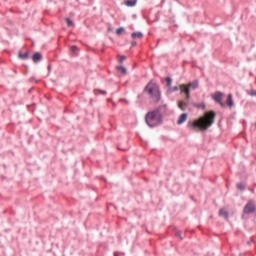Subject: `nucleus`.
Masks as SVG:
<instances>
[{
	"mask_svg": "<svg viewBox=\"0 0 256 256\" xmlns=\"http://www.w3.org/2000/svg\"><path fill=\"white\" fill-rule=\"evenodd\" d=\"M118 71H120V73H122L123 75L127 74V69L123 66H118L117 67Z\"/></svg>",
	"mask_w": 256,
	"mask_h": 256,
	"instance_id": "nucleus-16",
	"label": "nucleus"
},
{
	"mask_svg": "<svg viewBox=\"0 0 256 256\" xmlns=\"http://www.w3.org/2000/svg\"><path fill=\"white\" fill-rule=\"evenodd\" d=\"M179 90H180V93L185 94L186 101H189V99H191V90H189V86H187L185 84H181L179 86Z\"/></svg>",
	"mask_w": 256,
	"mask_h": 256,
	"instance_id": "nucleus-5",
	"label": "nucleus"
},
{
	"mask_svg": "<svg viewBox=\"0 0 256 256\" xmlns=\"http://www.w3.org/2000/svg\"><path fill=\"white\" fill-rule=\"evenodd\" d=\"M41 59H42V56H41V53H35L34 55H33V61H34V63H38V61H41Z\"/></svg>",
	"mask_w": 256,
	"mask_h": 256,
	"instance_id": "nucleus-12",
	"label": "nucleus"
},
{
	"mask_svg": "<svg viewBox=\"0 0 256 256\" xmlns=\"http://www.w3.org/2000/svg\"><path fill=\"white\" fill-rule=\"evenodd\" d=\"M188 89L191 91H194L195 89H197L199 87V81L195 80L193 82H190L187 84Z\"/></svg>",
	"mask_w": 256,
	"mask_h": 256,
	"instance_id": "nucleus-8",
	"label": "nucleus"
},
{
	"mask_svg": "<svg viewBox=\"0 0 256 256\" xmlns=\"http://www.w3.org/2000/svg\"><path fill=\"white\" fill-rule=\"evenodd\" d=\"M226 105H228V107L231 109L234 105L233 102V94H229L226 100Z\"/></svg>",
	"mask_w": 256,
	"mask_h": 256,
	"instance_id": "nucleus-10",
	"label": "nucleus"
},
{
	"mask_svg": "<svg viewBox=\"0 0 256 256\" xmlns=\"http://www.w3.org/2000/svg\"><path fill=\"white\" fill-rule=\"evenodd\" d=\"M75 51H77V46H72V47H71V52H72V53H75Z\"/></svg>",
	"mask_w": 256,
	"mask_h": 256,
	"instance_id": "nucleus-22",
	"label": "nucleus"
},
{
	"mask_svg": "<svg viewBox=\"0 0 256 256\" xmlns=\"http://www.w3.org/2000/svg\"><path fill=\"white\" fill-rule=\"evenodd\" d=\"M101 93H106L105 91H101Z\"/></svg>",
	"mask_w": 256,
	"mask_h": 256,
	"instance_id": "nucleus-26",
	"label": "nucleus"
},
{
	"mask_svg": "<svg viewBox=\"0 0 256 256\" xmlns=\"http://www.w3.org/2000/svg\"><path fill=\"white\" fill-rule=\"evenodd\" d=\"M145 121L148 127H157V125L161 123V112H159V110L148 112Z\"/></svg>",
	"mask_w": 256,
	"mask_h": 256,
	"instance_id": "nucleus-2",
	"label": "nucleus"
},
{
	"mask_svg": "<svg viewBox=\"0 0 256 256\" xmlns=\"http://www.w3.org/2000/svg\"><path fill=\"white\" fill-rule=\"evenodd\" d=\"M18 57H19L20 59H29V52H26V53H24V54L19 53Z\"/></svg>",
	"mask_w": 256,
	"mask_h": 256,
	"instance_id": "nucleus-15",
	"label": "nucleus"
},
{
	"mask_svg": "<svg viewBox=\"0 0 256 256\" xmlns=\"http://www.w3.org/2000/svg\"><path fill=\"white\" fill-rule=\"evenodd\" d=\"M132 38L133 39H142L143 38V33H141V32H133L132 33Z\"/></svg>",
	"mask_w": 256,
	"mask_h": 256,
	"instance_id": "nucleus-13",
	"label": "nucleus"
},
{
	"mask_svg": "<svg viewBox=\"0 0 256 256\" xmlns=\"http://www.w3.org/2000/svg\"><path fill=\"white\" fill-rule=\"evenodd\" d=\"M137 46V42H132V47H136Z\"/></svg>",
	"mask_w": 256,
	"mask_h": 256,
	"instance_id": "nucleus-24",
	"label": "nucleus"
},
{
	"mask_svg": "<svg viewBox=\"0 0 256 256\" xmlns=\"http://www.w3.org/2000/svg\"><path fill=\"white\" fill-rule=\"evenodd\" d=\"M244 213H255V202L249 201L244 207Z\"/></svg>",
	"mask_w": 256,
	"mask_h": 256,
	"instance_id": "nucleus-6",
	"label": "nucleus"
},
{
	"mask_svg": "<svg viewBox=\"0 0 256 256\" xmlns=\"http://www.w3.org/2000/svg\"><path fill=\"white\" fill-rule=\"evenodd\" d=\"M195 107H201V106H199V105H195Z\"/></svg>",
	"mask_w": 256,
	"mask_h": 256,
	"instance_id": "nucleus-25",
	"label": "nucleus"
},
{
	"mask_svg": "<svg viewBox=\"0 0 256 256\" xmlns=\"http://www.w3.org/2000/svg\"><path fill=\"white\" fill-rule=\"evenodd\" d=\"M185 121H187V113H183L179 116L177 125H183V123H185Z\"/></svg>",
	"mask_w": 256,
	"mask_h": 256,
	"instance_id": "nucleus-9",
	"label": "nucleus"
},
{
	"mask_svg": "<svg viewBox=\"0 0 256 256\" xmlns=\"http://www.w3.org/2000/svg\"><path fill=\"white\" fill-rule=\"evenodd\" d=\"M171 83H172V80H171V78H166V87H169V88H171Z\"/></svg>",
	"mask_w": 256,
	"mask_h": 256,
	"instance_id": "nucleus-19",
	"label": "nucleus"
},
{
	"mask_svg": "<svg viewBox=\"0 0 256 256\" xmlns=\"http://www.w3.org/2000/svg\"><path fill=\"white\" fill-rule=\"evenodd\" d=\"M237 189H239L240 191H243L245 189V185L244 184H237Z\"/></svg>",
	"mask_w": 256,
	"mask_h": 256,
	"instance_id": "nucleus-20",
	"label": "nucleus"
},
{
	"mask_svg": "<svg viewBox=\"0 0 256 256\" xmlns=\"http://www.w3.org/2000/svg\"><path fill=\"white\" fill-rule=\"evenodd\" d=\"M212 99L215 101V103H218L220 107H225V103H223V93L222 92H216L212 95Z\"/></svg>",
	"mask_w": 256,
	"mask_h": 256,
	"instance_id": "nucleus-4",
	"label": "nucleus"
},
{
	"mask_svg": "<svg viewBox=\"0 0 256 256\" xmlns=\"http://www.w3.org/2000/svg\"><path fill=\"white\" fill-rule=\"evenodd\" d=\"M125 5L127 7H135V5H137V0H127L125 1Z\"/></svg>",
	"mask_w": 256,
	"mask_h": 256,
	"instance_id": "nucleus-11",
	"label": "nucleus"
},
{
	"mask_svg": "<svg viewBox=\"0 0 256 256\" xmlns=\"http://www.w3.org/2000/svg\"><path fill=\"white\" fill-rule=\"evenodd\" d=\"M114 256H117V253H115Z\"/></svg>",
	"mask_w": 256,
	"mask_h": 256,
	"instance_id": "nucleus-27",
	"label": "nucleus"
},
{
	"mask_svg": "<svg viewBox=\"0 0 256 256\" xmlns=\"http://www.w3.org/2000/svg\"><path fill=\"white\" fill-rule=\"evenodd\" d=\"M65 21L68 27H73L75 25V23H73L72 20L69 18H66Z\"/></svg>",
	"mask_w": 256,
	"mask_h": 256,
	"instance_id": "nucleus-17",
	"label": "nucleus"
},
{
	"mask_svg": "<svg viewBox=\"0 0 256 256\" xmlns=\"http://www.w3.org/2000/svg\"><path fill=\"white\" fill-rule=\"evenodd\" d=\"M189 100H179L178 101V108L181 111H185V109H187V107L189 106Z\"/></svg>",
	"mask_w": 256,
	"mask_h": 256,
	"instance_id": "nucleus-7",
	"label": "nucleus"
},
{
	"mask_svg": "<svg viewBox=\"0 0 256 256\" xmlns=\"http://www.w3.org/2000/svg\"><path fill=\"white\" fill-rule=\"evenodd\" d=\"M123 61H125V56L120 57V63H123Z\"/></svg>",
	"mask_w": 256,
	"mask_h": 256,
	"instance_id": "nucleus-23",
	"label": "nucleus"
},
{
	"mask_svg": "<svg viewBox=\"0 0 256 256\" xmlns=\"http://www.w3.org/2000/svg\"><path fill=\"white\" fill-rule=\"evenodd\" d=\"M175 91H179V87L175 86V87H173V88H169V92H170V93H173V92H175Z\"/></svg>",
	"mask_w": 256,
	"mask_h": 256,
	"instance_id": "nucleus-21",
	"label": "nucleus"
},
{
	"mask_svg": "<svg viewBox=\"0 0 256 256\" xmlns=\"http://www.w3.org/2000/svg\"><path fill=\"white\" fill-rule=\"evenodd\" d=\"M146 91L148 92L154 103H159V101L161 100V91H159V85H157L155 82H150L146 86Z\"/></svg>",
	"mask_w": 256,
	"mask_h": 256,
	"instance_id": "nucleus-3",
	"label": "nucleus"
},
{
	"mask_svg": "<svg viewBox=\"0 0 256 256\" xmlns=\"http://www.w3.org/2000/svg\"><path fill=\"white\" fill-rule=\"evenodd\" d=\"M219 215H220V217H225V219H227V217H229V214L226 212L225 209H220Z\"/></svg>",
	"mask_w": 256,
	"mask_h": 256,
	"instance_id": "nucleus-14",
	"label": "nucleus"
},
{
	"mask_svg": "<svg viewBox=\"0 0 256 256\" xmlns=\"http://www.w3.org/2000/svg\"><path fill=\"white\" fill-rule=\"evenodd\" d=\"M215 117L216 114L214 111H208L202 117L194 121H189L187 127L190 131H207L215 123Z\"/></svg>",
	"mask_w": 256,
	"mask_h": 256,
	"instance_id": "nucleus-1",
	"label": "nucleus"
},
{
	"mask_svg": "<svg viewBox=\"0 0 256 256\" xmlns=\"http://www.w3.org/2000/svg\"><path fill=\"white\" fill-rule=\"evenodd\" d=\"M122 33H125V28L120 27L116 30V35H121Z\"/></svg>",
	"mask_w": 256,
	"mask_h": 256,
	"instance_id": "nucleus-18",
	"label": "nucleus"
}]
</instances>
